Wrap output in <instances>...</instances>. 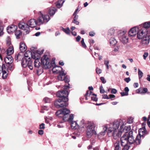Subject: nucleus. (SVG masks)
Instances as JSON below:
<instances>
[{
  "label": "nucleus",
  "instance_id": "22",
  "mask_svg": "<svg viewBox=\"0 0 150 150\" xmlns=\"http://www.w3.org/2000/svg\"><path fill=\"white\" fill-rule=\"evenodd\" d=\"M28 59L27 58H23L22 61H21V63L22 67H26L27 66L28 62Z\"/></svg>",
  "mask_w": 150,
  "mask_h": 150
},
{
  "label": "nucleus",
  "instance_id": "43",
  "mask_svg": "<svg viewBox=\"0 0 150 150\" xmlns=\"http://www.w3.org/2000/svg\"><path fill=\"white\" fill-rule=\"evenodd\" d=\"M148 54H149L148 53L146 52H144L143 55L144 59H146V57L148 56Z\"/></svg>",
  "mask_w": 150,
  "mask_h": 150
},
{
  "label": "nucleus",
  "instance_id": "23",
  "mask_svg": "<svg viewBox=\"0 0 150 150\" xmlns=\"http://www.w3.org/2000/svg\"><path fill=\"white\" fill-rule=\"evenodd\" d=\"M14 52L13 48L12 46H10L7 50L6 54L8 55H11Z\"/></svg>",
  "mask_w": 150,
  "mask_h": 150
},
{
  "label": "nucleus",
  "instance_id": "30",
  "mask_svg": "<svg viewBox=\"0 0 150 150\" xmlns=\"http://www.w3.org/2000/svg\"><path fill=\"white\" fill-rule=\"evenodd\" d=\"M21 32L20 30H18L15 32V34L17 38H19V36L21 35Z\"/></svg>",
  "mask_w": 150,
  "mask_h": 150
},
{
  "label": "nucleus",
  "instance_id": "17",
  "mask_svg": "<svg viewBox=\"0 0 150 150\" xmlns=\"http://www.w3.org/2000/svg\"><path fill=\"white\" fill-rule=\"evenodd\" d=\"M17 28L16 25H12L8 26L7 28V30L8 33H13L16 30Z\"/></svg>",
  "mask_w": 150,
  "mask_h": 150
},
{
  "label": "nucleus",
  "instance_id": "55",
  "mask_svg": "<svg viewBox=\"0 0 150 150\" xmlns=\"http://www.w3.org/2000/svg\"><path fill=\"white\" fill-rule=\"evenodd\" d=\"M109 99H111V98H114L115 97V96L114 95H112V94H110L109 96Z\"/></svg>",
  "mask_w": 150,
  "mask_h": 150
},
{
  "label": "nucleus",
  "instance_id": "15",
  "mask_svg": "<svg viewBox=\"0 0 150 150\" xmlns=\"http://www.w3.org/2000/svg\"><path fill=\"white\" fill-rule=\"evenodd\" d=\"M108 125H105L103 127V131H102L98 134V137L100 139L103 138L105 134L107 129L108 127Z\"/></svg>",
  "mask_w": 150,
  "mask_h": 150
},
{
  "label": "nucleus",
  "instance_id": "18",
  "mask_svg": "<svg viewBox=\"0 0 150 150\" xmlns=\"http://www.w3.org/2000/svg\"><path fill=\"white\" fill-rule=\"evenodd\" d=\"M5 62L7 64H11L13 62V59L10 55H8V56L4 59Z\"/></svg>",
  "mask_w": 150,
  "mask_h": 150
},
{
  "label": "nucleus",
  "instance_id": "19",
  "mask_svg": "<svg viewBox=\"0 0 150 150\" xmlns=\"http://www.w3.org/2000/svg\"><path fill=\"white\" fill-rule=\"evenodd\" d=\"M25 58H27L28 60L31 59L30 57H32V58L35 59V58L32 56V53L30 51H27L24 54Z\"/></svg>",
  "mask_w": 150,
  "mask_h": 150
},
{
  "label": "nucleus",
  "instance_id": "14",
  "mask_svg": "<svg viewBox=\"0 0 150 150\" xmlns=\"http://www.w3.org/2000/svg\"><path fill=\"white\" fill-rule=\"evenodd\" d=\"M7 71L8 69L6 68L4 64H3L2 66H0V74L2 73V77L3 79H5L7 77L8 75Z\"/></svg>",
  "mask_w": 150,
  "mask_h": 150
},
{
  "label": "nucleus",
  "instance_id": "21",
  "mask_svg": "<svg viewBox=\"0 0 150 150\" xmlns=\"http://www.w3.org/2000/svg\"><path fill=\"white\" fill-rule=\"evenodd\" d=\"M120 125V130L121 131L120 132L121 133L122 131H123L125 129L126 130H129L130 129V126H125V124H124L122 122V124Z\"/></svg>",
  "mask_w": 150,
  "mask_h": 150
},
{
  "label": "nucleus",
  "instance_id": "47",
  "mask_svg": "<svg viewBox=\"0 0 150 150\" xmlns=\"http://www.w3.org/2000/svg\"><path fill=\"white\" fill-rule=\"evenodd\" d=\"M120 94L122 96H127L128 95V94L125 92H122L120 93Z\"/></svg>",
  "mask_w": 150,
  "mask_h": 150
},
{
  "label": "nucleus",
  "instance_id": "34",
  "mask_svg": "<svg viewBox=\"0 0 150 150\" xmlns=\"http://www.w3.org/2000/svg\"><path fill=\"white\" fill-rule=\"evenodd\" d=\"M63 80L66 83H68L70 81L69 78V77L68 76L64 77Z\"/></svg>",
  "mask_w": 150,
  "mask_h": 150
},
{
  "label": "nucleus",
  "instance_id": "2",
  "mask_svg": "<svg viewBox=\"0 0 150 150\" xmlns=\"http://www.w3.org/2000/svg\"><path fill=\"white\" fill-rule=\"evenodd\" d=\"M142 130L140 129L139 131V134L135 139L134 137L133 134V132L132 131L129 132H126L122 136L121 139L122 140V143L127 146H129V144H134V145H139L141 142V138H143L144 133V130L142 131V134L140 133Z\"/></svg>",
  "mask_w": 150,
  "mask_h": 150
},
{
  "label": "nucleus",
  "instance_id": "24",
  "mask_svg": "<svg viewBox=\"0 0 150 150\" xmlns=\"http://www.w3.org/2000/svg\"><path fill=\"white\" fill-rule=\"evenodd\" d=\"M64 0H59L56 3V6L58 8H60L64 2Z\"/></svg>",
  "mask_w": 150,
  "mask_h": 150
},
{
  "label": "nucleus",
  "instance_id": "6",
  "mask_svg": "<svg viewBox=\"0 0 150 150\" xmlns=\"http://www.w3.org/2000/svg\"><path fill=\"white\" fill-rule=\"evenodd\" d=\"M81 127L82 128V130L84 128L87 129L86 131V135L87 138H90L93 134L96 135V132L95 131V125L93 122L87 121L85 122L84 120H82L81 121Z\"/></svg>",
  "mask_w": 150,
  "mask_h": 150
},
{
  "label": "nucleus",
  "instance_id": "29",
  "mask_svg": "<svg viewBox=\"0 0 150 150\" xmlns=\"http://www.w3.org/2000/svg\"><path fill=\"white\" fill-rule=\"evenodd\" d=\"M23 58V56H21L20 54H18L17 55L15 56V59L16 60L18 61L21 60Z\"/></svg>",
  "mask_w": 150,
  "mask_h": 150
},
{
  "label": "nucleus",
  "instance_id": "11",
  "mask_svg": "<svg viewBox=\"0 0 150 150\" xmlns=\"http://www.w3.org/2000/svg\"><path fill=\"white\" fill-rule=\"evenodd\" d=\"M71 125V127L72 129H77V131L78 133H77V135L79 136L81 133L84 131V129H83L82 131V128L79 127V125L77 124L76 121H72L70 122Z\"/></svg>",
  "mask_w": 150,
  "mask_h": 150
},
{
  "label": "nucleus",
  "instance_id": "58",
  "mask_svg": "<svg viewBox=\"0 0 150 150\" xmlns=\"http://www.w3.org/2000/svg\"><path fill=\"white\" fill-rule=\"evenodd\" d=\"M95 50H100V49L99 48V47H98L97 46H96L95 45H94L93 46Z\"/></svg>",
  "mask_w": 150,
  "mask_h": 150
},
{
  "label": "nucleus",
  "instance_id": "10",
  "mask_svg": "<svg viewBox=\"0 0 150 150\" xmlns=\"http://www.w3.org/2000/svg\"><path fill=\"white\" fill-rule=\"evenodd\" d=\"M126 31H121L118 34L119 40L123 44H126L128 42V38L126 35Z\"/></svg>",
  "mask_w": 150,
  "mask_h": 150
},
{
  "label": "nucleus",
  "instance_id": "45",
  "mask_svg": "<svg viewBox=\"0 0 150 150\" xmlns=\"http://www.w3.org/2000/svg\"><path fill=\"white\" fill-rule=\"evenodd\" d=\"M95 35V33L93 31H91L89 33V35L91 37H93Z\"/></svg>",
  "mask_w": 150,
  "mask_h": 150
},
{
  "label": "nucleus",
  "instance_id": "63",
  "mask_svg": "<svg viewBox=\"0 0 150 150\" xmlns=\"http://www.w3.org/2000/svg\"><path fill=\"white\" fill-rule=\"evenodd\" d=\"M146 79L148 81H150V75H148Z\"/></svg>",
  "mask_w": 150,
  "mask_h": 150
},
{
  "label": "nucleus",
  "instance_id": "35",
  "mask_svg": "<svg viewBox=\"0 0 150 150\" xmlns=\"http://www.w3.org/2000/svg\"><path fill=\"white\" fill-rule=\"evenodd\" d=\"M44 100L45 103H48L50 102L51 99L49 98L46 97L44 98Z\"/></svg>",
  "mask_w": 150,
  "mask_h": 150
},
{
  "label": "nucleus",
  "instance_id": "51",
  "mask_svg": "<svg viewBox=\"0 0 150 150\" xmlns=\"http://www.w3.org/2000/svg\"><path fill=\"white\" fill-rule=\"evenodd\" d=\"M103 98L109 99V97L107 95L103 94Z\"/></svg>",
  "mask_w": 150,
  "mask_h": 150
},
{
  "label": "nucleus",
  "instance_id": "5",
  "mask_svg": "<svg viewBox=\"0 0 150 150\" xmlns=\"http://www.w3.org/2000/svg\"><path fill=\"white\" fill-rule=\"evenodd\" d=\"M42 64L40 62L38 59H35L34 66L35 68L37 69L40 68V70L42 72V68L44 67L45 69L50 68L52 65L50 63V60L49 58V56L47 55H44L41 59Z\"/></svg>",
  "mask_w": 150,
  "mask_h": 150
},
{
  "label": "nucleus",
  "instance_id": "54",
  "mask_svg": "<svg viewBox=\"0 0 150 150\" xmlns=\"http://www.w3.org/2000/svg\"><path fill=\"white\" fill-rule=\"evenodd\" d=\"M72 22L77 25H79V21H77V20H73Z\"/></svg>",
  "mask_w": 150,
  "mask_h": 150
},
{
  "label": "nucleus",
  "instance_id": "44",
  "mask_svg": "<svg viewBox=\"0 0 150 150\" xmlns=\"http://www.w3.org/2000/svg\"><path fill=\"white\" fill-rule=\"evenodd\" d=\"M10 64H8L9 65L8 66V67L9 70H12L14 68Z\"/></svg>",
  "mask_w": 150,
  "mask_h": 150
},
{
  "label": "nucleus",
  "instance_id": "42",
  "mask_svg": "<svg viewBox=\"0 0 150 150\" xmlns=\"http://www.w3.org/2000/svg\"><path fill=\"white\" fill-rule=\"evenodd\" d=\"M40 129H44L45 128V124L42 123L40 125Z\"/></svg>",
  "mask_w": 150,
  "mask_h": 150
},
{
  "label": "nucleus",
  "instance_id": "13",
  "mask_svg": "<svg viewBox=\"0 0 150 150\" xmlns=\"http://www.w3.org/2000/svg\"><path fill=\"white\" fill-rule=\"evenodd\" d=\"M139 30V26H135L131 28L128 32L129 35L130 36H135L138 33Z\"/></svg>",
  "mask_w": 150,
  "mask_h": 150
},
{
  "label": "nucleus",
  "instance_id": "49",
  "mask_svg": "<svg viewBox=\"0 0 150 150\" xmlns=\"http://www.w3.org/2000/svg\"><path fill=\"white\" fill-rule=\"evenodd\" d=\"M124 91H125V92H126L128 94V92L129 91V90L127 87H126L125 88Z\"/></svg>",
  "mask_w": 150,
  "mask_h": 150
},
{
  "label": "nucleus",
  "instance_id": "4",
  "mask_svg": "<svg viewBox=\"0 0 150 150\" xmlns=\"http://www.w3.org/2000/svg\"><path fill=\"white\" fill-rule=\"evenodd\" d=\"M122 124L121 120H115L108 126V135L109 137L112 136L114 139H117L121 136V132L118 128L120 125Z\"/></svg>",
  "mask_w": 150,
  "mask_h": 150
},
{
  "label": "nucleus",
  "instance_id": "36",
  "mask_svg": "<svg viewBox=\"0 0 150 150\" xmlns=\"http://www.w3.org/2000/svg\"><path fill=\"white\" fill-rule=\"evenodd\" d=\"M100 92L101 93H103L105 92V90L103 89V88L102 86L100 87Z\"/></svg>",
  "mask_w": 150,
  "mask_h": 150
},
{
  "label": "nucleus",
  "instance_id": "16",
  "mask_svg": "<svg viewBox=\"0 0 150 150\" xmlns=\"http://www.w3.org/2000/svg\"><path fill=\"white\" fill-rule=\"evenodd\" d=\"M57 68H60L61 69V72H60L59 74L57 76L58 79L59 81H63L64 77L65 76H64L66 74V73L64 72V70H63L62 67H58Z\"/></svg>",
  "mask_w": 150,
  "mask_h": 150
},
{
  "label": "nucleus",
  "instance_id": "32",
  "mask_svg": "<svg viewBox=\"0 0 150 150\" xmlns=\"http://www.w3.org/2000/svg\"><path fill=\"white\" fill-rule=\"evenodd\" d=\"M115 30L113 28H111L108 30V34L109 35H112L114 33Z\"/></svg>",
  "mask_w": 150,
  "mask_h": 150
},
{
  "label": "nucleus",
  "instance_id": "60",
  "mask_svg": "<svg viewBox=\"0 0 150 150\" xmlns=\"http://www.w3.org/2000/svg\"><path fill=\"white\" fill-rule=\"evenodd\" d=\"M40 32H37L35 34V35L36 36H39V35H40Z\"/></svg>",
  "mask_w": 150,
  "mask_h": 150
},
{
  "label": "nucleus",
  "instance_id": "38",
  "mask_svg": "<svg viewBox=\"0 0 150 150\" xmlns=\"http://www.w3.org/2000/svg\"><path fill=\"white\" fill-rule=\"evenodd\" d=\"M133 118L132 117H130V118L128 119L127 120V122L129 124H131L132 123Z\"/></svg>",
  "mask_w": 150,
  "mask_h": 150
},
{
  "label": "nucleus",
  "instance_id": "8",
  "mask_svg": "<svg viewBox=\"0 0 150 150\" xmlns=\"http://www.w3.org/2000/svg\"><path fill=\"white\" fill-rule=\"evenodd\" d=\"M137 37L139 39H142L141 43L143 46H146L150 42V35L148 34L147 33L139 32Z\"/></svg>",
  "mask_w": 150,
  "mask_h": 150
},
{
  "label": "nucleus",
  "instance_id": "1",
  "mask_svg": "<svg viewBox=\"0 0 150 150\" xmlns=\"http://www.w3.org/2000/svg\"><path fill=\"white\" fill-rule=\"evenodd\" d=\"M39 14L40 16L37 19V21L35 19H31L29 20L27 23L20 22L18 24V28L25 30L26 34H27L30 31V27H34L37 24L41 25L46 24L50 19L49 15L47 14L44 15L40 11L39 12Z\"/></svg>",
  "mask_w": 150,
  "mask_h": 150
},
{
  "label": "nucleus",
  "instance_id": "56",
  "mask_svg": "<svg viewBox=\"0 0 150 150\" xmlns=\"http://www.w3.org/2000/svg\"><path fill=\"white\" fill-rule=\"evenodd\" d=\"M81 39V37L80 36H79V35L76 38V41L77 42H79L80 40Z\"/></svg>",
  "mask_w": 150,
  "mask_h": 150
},
{
  "label": "nucleus",
  "instance_id": "64",
  "mask_svg": "<svg viewBox=\"0 0 150 150\" xmlns=\"http://www.w3.org/2000/svg\"><path fill=\"white\" fill-rule=\"evenodd\" d=\"M81 44L83 47L84 48H86V46L85 43H81Z\"/></svg>",
  "mask_w": 150,
  "mask_h": 150
},
{
  "label": "nucleus",
  "instance_id": "33",
  "mask_svg": "<svg viewBox=\"0 0 150 150\" xmlns=\"http://www.w3.org/2000/svg\"><path fill=\"white\" fill-rule=\"evenodd\" d=\"M58 67V66L53 68L52 69V71H53V72L56 73H60V72H61V71H60V70H59H59H58L57 69H56V68H57ZM59 68H58V69H59Z\"/></svg>",
  "mask_w": 150,
  "mask_h": 150
},
{
  "label": "nucleus",
  "instance_id": "26",
  "mask_svg": "<svg viewBox=\"0 0 150 150\" xmlns=\"http://www.w3.org/2000/svg\"><path fill=\"white\" fill-rule=\"evenodd\" d=\"M56 10L57 9L55 8H51L49 10V13L51 16H53L55 14Z\"/></svg>",
  "mask_w": 150,
  "mask_h": 150
},
{
  "label": "nucleus",
  "instance_id": "46",
  "mask_svg": "<svg viewBox=\"0 0 150 150\" xmlns=\"http://www.w3.org/2000/svg\"><path fill=\"white\" fill-rule=\"evenodd\" d=\"M117 92V90L115 88H112L111 91V93L113 94H115Z\"/></svg>",
  "mask_w": 150,
  "mask_h": 150
},
{
  "label": "nucleus",
  "instance_id": "3",
  "mask_svg": "<svg viewBox=\"0 0 150 150\" xmlns=\"http://www.w3.org/2000/svg\"><path fill=\"white\" fill-rule=\"evenodd\" d=\"M69 84L68 83L67 86L63 87L64 90L57 92L56 96L59 98L56 100L54 103V105L57 108H60L64 106L66 107L68 105L67 102L68 100V98L69 92L66 89L69 88Z\"/></svg>",
  "mask_w": 150,
  "mask_h": 150
},
{
  "label": "nucleus",
  "instance_id": "7",
  "mask_svg": "<svg viewBox=\"0 0 150 150\" xmlns=\"http://www.w3.org/2000/svg\"><path fill=\"white\" fill-rule=\"evenodd\" d=\"M70 110L67 108H64L57 111L56 115L59 117H61L62 120L60 122L62 123L63 122L68 121L69 122L72 121L74 119L73 115L71 114L69 117V115L70 113Z\"/></svg>",
  "mask_w": 150,
  "mask_h": 150
},
{
  "label": "nucleus",
  "instance_id": "20",
  "mask_svg": "<svg viewBox=\"0 0 150 150\" xmlns=\"http://www.w3.org/2000/svg\"><path fill=\"white\" fill-rule=\"evenodd\" d=\"M20 50L21 52H25L27 48L25 43L21 42L20 45Z\"/></svg>",
  "mask_w": 150,
  "mask_h": 150
},
{
  "label": "nucleus",
  "instance_id": "39",
  "mask_svg": "<svg viewBox=\"0 0 150 150\" xmlns=\"http://www.w3.org/2000/svg\"><path fill=\"white\" fill-rule=\"evenodd\" d=\"M96 71L97 74H100L101 73L102 70L100 69L97 68L96 69Z\"/></svg>",
  "mask_w": 150,
  "mask_h": 150
},
{
  "label": "nucleus",
  "instance_id": "61",
  "mask_svg": "<svg viewBox=\"0 0 150 150\" xmlns=\"http://www.w3.org/2000/svg\"><path fill=\"white\" fill-rule=\"evenodd\" d=\"M138 83H134V86L135 88H137L138 86Z\"/></svg>",
  "mask_w": 150,
  "mask_h": 150
},
{
  "label": "nucleus",
  "instance_id": "28",
  "mask_svg": "<svg viewBox=\"0 0 150 150\" xmlns=\"http://www.w3.org/2000/svg\"><path fill=\"white\" fill-rule=\"evenodd\" d=\"M27 66L30 70H32L33 68V61L31 59L28 60V62Z\"/></svg>",
  "mask_w": 150,
  "mask_h": 150
},
{
  "label": "nucleus",
  "instance_id": "57",
  "mask_svg": "<svg viewBox=\"0 0 150 150\" xmlns=\"http://www.w3.org/2000/svg\"><path fill=\"white\" fill-rule=\"evenodd\" d=\"M74 16V18H73V20H77V19H78V15H75Z\"/></svg>",
  "mask_w": 150,
  "mask_h": 150
},
{
  "label": "nucleus",
  "instance_id": "48",
  "mask_svg": "<svg viewBox=\"0 0 150 150\" xmlns=\"http://www.w3.org/2000/svg\"><path fill=\"white\" fill-rule=\"evenodd\" d=\"M109 61L108 59L105 60L104 61V64L106 66L107 65H109Z\"/></svg>",
  "mask_w": 150,
  "mask_h": 150
},
{
  "label": "nucleus",
  "instance_id": "9",
  "mask_svg": "<svg viewBox=\"0 0 150 150\" xmlns=\"http://www.w3.org/2000/svg\"><path fill=\"white\" fill-rule=\"evenodd\" d=\"M113 147L114 150H128L129 146L125 145L122 143V140L120 139V141H116L114 143Z\"/></svg>",
  "mask_w": 150,
  "mask_h": 150
},
{
  "label": "nucleus",
  "instance_id": "25",
  "mask_svg": "<svg viewBox=\"0 0 150 150\" xmlns=\"http://www.w3.org/2000/svg\"><path fill=\"white\" fill-rule=\"evenodd\" d=\"M60 29L65 32L67 34L70 35V30L69 27H67L66 28H63V27H61Z\"/></svg>",
  "mask_w": 150,
  "mask_h": 150
},
{
  "label": "nucleus",
  "instance_id": "50",
  "mask_svg": "<svg viewBox=\"0 0 150 150\" xmlns=\"http://www.w3.org/2000/svg\"><path fill=\"white\" fill-rule=\"evenodd\" d=\"M38 134L40 135H42L44 133V131L43 130H40L38 132Z\"/></svg>",
  "mask_w": 150,
  "mask_h": 150
},
{
  "label": "nucleus",
  "instance_id": "27",
  "mask_svg": "<svg viewBox=\"0 0 150 150\" xmlns=\"http://www.w3.org/2000/svg\"><path fill=\"white\" fill-rule=\"evenodd\" d=\"M110 43L111 46H114L117 43V41L115 38H112L110 40Z\"/></svg>",
  "mask_w": 150,
  "mask_h": 150
},
{
  "label": "nucleus",
  "instance_id": "37",
  "mask_svg": "<svg viewBox=\"0 0 150 150\" xmlns=\"http://www.w3.org/2000/svg\"><path fill=\"white\" fill-rule=\"evenodd\" d=\"M148 91V89L147 88H143V90L140 93L142 94V93H146Z\"/></svg>",
  "mask_w": 150,
  "mask_h": 150
},
{
  "label": "nucleus",
  "instance_id": "12",
  "mask_svg": "<svg viewBox=\"0 0 150 150\" xmlns=\"http://www.w3.org/2000/svg\"><path fill=\"white\" fill-rule=\"evenodd\" d=\"M139 26V32H141L148 33V28L150 27V22H146L140 25Z\"/></svg>",
  "mask_w": 150,
  "mask_h": 150
},
{
  "label": "nucleus",
  "instance_id": "40",
  "mask_svg": "<svg viewBox=\"0 0 150 150\" xmlns=\"http://www.w3.org/2000/svg\"><path fill=\"white\" fill-rule=\"evenodd\" d=\"M100 79L102 82L103 83H105L106 82V81L105 79L103 77H101L100 78Z\"/></svg>",
  "mask_w": 150,
  "mask_h": 150
},
{
  "label": "nucleus",
  "instance_id": "62",
  "mask_svg": "<svg viewBox=\"0 0 150 150\" xmlns=\"http://www.w3.org/2000/svg\"><path fill=\"white\" fill-rule=\"evenodd\" d=\"M71 33L74 36H76L77 35L75 31L71 32Z\"/></svg>",
  "mask_w": 150,
  "mask_h": 150
},
{
  "label": "nucleus",
  "instance_id": "53",
  "mask_svg": "<svg viewBox=\"0 0 150 150\" xmlns=\"http://www.w3.org/2000/svg\"><path fill=\"white\" fill-rule=\"evenodd\" d=\"M42 109L47 110L48 109V108L47 106H44L42 107Z\"/></svg>",
  "mask_w": 150,
  "mask_h": 150
},
{
  "label": "nucleus",
  "instance_id": "59",
  "mask_svg": "<svg viewBox=\"0 0 150 150\" xmlns=\"http://www.w3.org/2000/svg\"><path fill=\"white\" fill-rule=\"evenodd\" d=\"M59 64L60 65L63 66L64 65V64L63 62L62 61H60L59 62Z\"/></svg>",
  "mask_w": 150,
  "mask_h": 150
},
{
  "label": "nucleus",
  "instance_id": "41",
  "mask_svg": "<svg viewBox=\"0 0 150 150\" xmlns=\"http://www.w3.org/2000/svg\"><path fill=\"white\" fill-rule=\"evenodd\" d=\"M124 80L127 83H129L131 80V79L129 77L126 78L124 79Z\"/></svg>",
  "mask_w": 150,
  "mask_h": 150
},
{
  "label": "nucleus",
  "instance_id": "31",
  "mask_svg": "<svg viewBox=\"0 0 150 150\" xmlns=\"http://www.w3.org/2000/svg\"><path fill=\"white\" fill-rule=\"evenodd\" d=\"M138 74L139 79H141L143 76V73L139 69H138Z\"/></svg>",
  "mask_w": 150,
  "mask_h": 150
},
{
  "label": "nucleus",
  "instance_id": "52",
  "mask_svg": "<svg viewBox=\"0 0 150 150\" xmlns=\"http://www.w3.org/2000/svg\"><path fill=\"white\" fill-rule=\"evenodd\" d=\"M91 99L92 100H93V101H96L98 100L97 98H96V97H91Z\"/></svg>",
  "mask_w": 150,
  "mask_h": 150
}]
</instances>
